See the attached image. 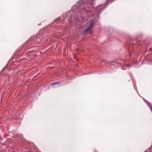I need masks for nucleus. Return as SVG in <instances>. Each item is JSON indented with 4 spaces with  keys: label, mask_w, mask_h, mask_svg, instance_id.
Wrapping results in <instances>:
<instances>
[{
    "label": "nucleus",
    "mask_w": 152,
    "mask_h": 152,
    "mask_svg": "<svg viewBox=\"0 0 152 152\" xmlns=\"http://www.w3.org/2000/svg\"><path fill=\"white\" fill-rule=\"evenodd\" d=\"M151 148L150 147H149V148H148V150L147 151H145L144 152H149V151H148L149 150H150V149H151Z\"/></svg>",
    "instance_id": "39448f33"
},
{
    "label": "nucleus",
    "mask_w": 152,
    "mask_h": 152,
    "mask_svg": "<svg viewBox=\"0 0 152 152\" xmlns=\"http://www.w3.org/2000/svg\"><path fill=\"white\" fill-rule=\"evenodd\" d=\"M60 17H59V18L56 19L55 20H54V21H56L58 20H60Z\"/></svg>",
    "instance_id": "20e7f679"
},
{
    "label": "nucleus",
    "mask_w": 152,
    "mask_h": 152,
    "mask_svg": "<svg viewBox=\"0 0 152 152\" xmlns=\"http://www.w3.org/2000/svg\"><path fill=\"white\" fill-rule=\"evenodd\" d=\"M94 0H89L87 2L86 0H81L77 2L72 8L70 12L63 14L64 19L67 18L70 12H72L74 15H73V17L77 19L79 18V16L82 17L81 15H83L85 11L91 12L92 11L90 9L93 7V2Z\"/></svg>",
    "instance_id": "f257e3e1"
},
{
    "label": "nucleus",
    "mask_w": 152,
    "mask_h": 152,
    "mask_svg": "<svg viewBox=\"0 0 152 152\" xmlns=\"http://www.w3.org/2000/svg\"><path fill=\"white\" fill-rule=\"evenodd\" d=\"M108 0H107V1H106V4H108V3L107 2V1H108Z\"/></svg>",
    "instance_id": "423d86ee"
},
{
    "label": "nucleus",
    "mask_w": 152,
    "mask_h": 152,
    "mask_svg": "<svg viewBox=\"0 0 152 152\" xmlns=\"http://www.w3.org/2000/svg\"><path fill=\"white\" fill-rule=\"evenodd\" d=\"M60 83H61L60 82H55V83L52 84L51 85L58 84H60Z\"/></svg>",
    "instance_id": "7ed1b4c3"
},
{
    "label": "nucleus",
    "mask_w": 152,
    "mask_h": 152,
    "mask_svg": "<svg viewBox=\"0 0 152 152\" xmlns=\"http://www.w3.org/2000/svg\"><path fill=\"white\" fill-rule=\"evenodd\" d=\"M104 8H101L98 11L96 10L94 13L92 14L90 16L94 19L91 21L89 26L85 30V31L86 33L89 30L92 28L93 25L94 24V22L98 20V18L99 17V14L101 11L104 9Z\"/></svg>",
    "instance_id": "f03ea898"
},
{
    "label": "nucleus",
    "mask_w": 152,
    "mask_h": 152,
    "mask_svg": "<svg viewBox=\"0 0 152 152\" xmlns=\"http://www.w3.org/2000/svg\"><path fill=\"white\" fill-rule=\"evenodd\" d=\"M150 49L151 50H152V49H151V48H150Z\"/></svg>",
    "instance_id": "6e6552de"
},
{
    "label": "nucleus",
    "mask_w": 152,
    "mask_h": 152,
    "mask_svg": "<svg viewBox=\"0 0 152 152\" xmlns=\"http://www.w3.org/2000/svg\"><path fill=\"white\" fill-rule=\"evenodd\" d=\"M38 25H40V23H39V24H38Z\"/></svg>",
    "instance_id": "1a4fd4ad"
},
{
    "label": "nucleus",
    "mask_w": 152,
    "mask_h": 152,
    "mask_svg": "<svg viewBox=\"0 0 152 152\" xmlns=\"http://www.w3.org/2000/svg\"><path fill=\"white\" fill-rule=\"evenodd\" d=\"M0 139H1V140H2V138L1 137H0Z\"/></svg>",
    "instance_id": "0eeeda50"
}]
</instances>
